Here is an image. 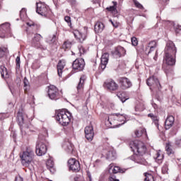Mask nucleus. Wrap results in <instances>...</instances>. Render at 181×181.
<instances>
[{"mask_svg": "<svg viewBox=\"0 0 181 181\" xmlns=\"http://www.w3.org/2000/svg\"><path fill=\"white\" fill-rule=\"evenodd\" d=\"M134 154L131 157L132 160L136 163L144 165V166H149V163L146 160L142 158L143 155H145L146 152V146L144 142L139 140H135L132 141L129 145Z\"/></svg>", "mask_w": 181, "mask_h": 181, "instance_id": "obj_1", "label": "nucleus"}, {"mask_svg": "<svg viewBox=\"0 0 181 181\" xmlns=\"http://www.w3.org/2000/svg\"><path fill=\"white\" fill-rule=\"evenodd\" d=\"M176 53L177 49L175 43L168 41L165 49L164 60L168 66H175L176 64Z\"/></svg>", "mask_w": 181, "mask_h": 181, "instance_id": "obj_2", "label": "nucleus"}, {"mask_svg": "<svg viewBox=\"0 0 181 181\" xmlns=\"http://www.w3.org/2000/svg\"><path fill=\"white\" fill-rule=\"evenodd\" d=\"M128 115L125 114L113 113L108 117L107 121L110 125H113L112 128H119L127 122Z\"/></svg>", "mask_w": 181, "mask_h": 181, "instance_id": "obj_3", "label": "nucleus"}, {"mask_svg": "<svg viewBox=\"0 0 181 181\" xmlns=\"http://www.w3.org/2000/svg\"><path fill=\"white\" fill-rule=\"evenodd\" d=\"M55 118L60 125H62V127H67V125L70 124L71 115L70 112L66 111V110H59L56 111Z\"/></svg>", "mask_w": 181, "mask_h": 181, "instance_id": "obj_4", "label": "nucleus"}, {"mask_svg": "<svg viewBox=\"0 0 181 181\" xmlns=\"http://www.w3.org/2000/svg\"><path fill=\"white\" fill-rule=\"evenodd\" d=\"M20 158L21 159V163L23 166L28 168V166H29L32 162H33L35 153L32 148H27L26 151H23L20 155Z\"/></svg>", "mask_w": 181, "mask_h": 181, "instance_id": "obj_5", "label": "nucleus"}, {"mask_svg": "<svg viewBox=\"0 0 181 181\" xmlns=\"http://www.w3.org/2000/svg\"><path fill=\"white\" fill-rule=\"evenodd\" d=\"M36 154L37 156H43L47 152V146H46V137H42V134L38 136V141L36 145Z\"/></svg>", "mask_w": 181, "mask_h": 181, "instance_id": "obj_6", "label": "nucleus"}, {"mask_svg": "<svg viewBox=\"0 0 181 181\" xmlns=\"http://www.w3.org/2000/svg\"><path fill=\"white\" fill-rule=\"evenodd\" d=\"M37 13L41 15V16H44L45 18H50L52 16V13L50 8L46 4L44 3H37Z\"/></svg>", "mask_w": 181, "mask_h": 181, "instance_id": "obj_7", "label": "nucleus"}, {"mask_svg": "<svg viewBox=\"0 0 181 181\" xmlns=\"http://www.w3.org/2000/svg\"><path fill=\"white\" fill-rule=\"evenodd\" d=\"M62 93L59 91V89L53 85L49 86L48 90V96L50 100L57 101L59 98H62Z\"/></svg>", "mask_w": 181, "mask_h": 181, "instance_id": "obj_8", "label": "nucleus"}, {"mask_svg": "<svg viewBox=\"0 0 181 181\" xmlns=\"http://www.w3.org/2000/svg\"><path fill=\"white\" fill-rule=\"evenodd\" d=\"M146 84L149 87H152V88H154V90H158V91H160V90H162V86H160L159 80L157 79V78L155 76H151L148 78L147 79Z\"/></svg>", "mask_w": 181, "mask_h": 181, "instance_id": "obj_9", "label": "nucleus"}, {"mask_svg": "<svg viewBox=\"0 0 181 181\" xmlns=\"http://www.w3.org/2000/svg\"><path fill=\"white\" fill-rule=\"evenodd\" d=\"M86 62H84L83 59H76L72 64L73 71L75 73L83 71V70H84Z\"/></svg>", "mask_w": 181, "mask_h": 181, "instance_id": "obj_10", "label": "nucleus"}, {"mask_svg": "<svg viewBox=\"0 0 181 181\" xmlns=\"http://www.w3.org/2000/svg\"><path fill=\"white\" fill-rule=\"evenodd\" d=\"M68 166L69 168V170H72V172H80V162L76 160V158H71L68 160Z\"/></svg>", "mask_w": 181, "mask_h": 181, "instance_id": "obj_11", "label": "nucleus"}, {"mask_svg": "<svg viewBox=\"0 0 181 181\" xmlns=\"http://www.w3.org/2000/svg\"><path fill=\"white\" fill-rule=\"evenodd\" d=\"M84 132L86 139L90 141H93L94 138V127L92 124L85 127Z\"/></svg>", "mask_w": 181, "mask_h": 181, "instance_id": "obj_12", "label": "nucleus"}, {"mask_svg": "<svg viewBox=\"0 0 181 181\" xmlns=\"http://www.w3.org/2000/svg\"><path fill=\"white\" fill-rule=\"evenodd\" d=\"M105 88H107L109 91H117L118 90V84L114 81V80L106 81L104 83Z\"/></svg>", "mask_w": 181, "mask_h": 181, "instance_id": "obj_13", "label": "nucleus"}, {"mask_svg": "<svg viewBox=\"0 0 181 181\" xmlns=\"http://www.w3.org/2000/svg\"><path fill=\"white\" fill-rule=\"evenodd\" d=\"M119 85L122 90H127L132 87V82L128 78L122 77L119 78Z\"/></svg>", "mask_w": 181, "mask_h": 181, "instance_id": "obj_14", "label": "nucleus"}, {"mask_svg": "<svg viewBox=\"0 0 181 181\" xmlns=\"http://www.w3.org/2000/svg\"><path fill=\"white\" fill-rule=\"evenodd\" d=\"M127 51L124 47L119 46L117 47L115 50L112 52V55L114 57L118 58V57H122L124 54H126Z\"/></svg>", "mask_w": 181, "mask_h": 181, "instance_id": "obj_15", "label": "nucleus"}, {"mask_svg": "<svg viewBox=\"0 0 181 181\" xmlns=\"http://www.w3.org/2000/svg\"><path fill=\"white\" fill-rule=\"evenodd\" d=\"M110 55L108 53H105L102 55L100 65V67L102 70H105V67H107V64H108Z\"/></svg>", "mask_w": 181, "mask_h": 181, "instance_id": "obj_16", "label": "nucleus"}, {"mask_svg": "<svg viewBox=\"0 0 181 181\" xmlns=\"http://www.w3.org/2000/svg\"><path fill=\"white\" fill-rule=\"evenodd\" d=\"M175 124V117L173 115L168 116L165 122V129H170Z\"/></svg>", "mask_w": 181, "mask_h": 181, "instance_id": "obj_17", "label": "nucleus"}, {"mask_svg": "<svg viewBox=\"0 0 181 181\" xmlns=\"http://www.w3.org/2000/svg\"><path fill=\"white\" fill-rule=\"evenodd\" d=\"M86 75H82L80 78L79 83L77 86L78 93H82L84 88V81H86Z\"/></svg>", "mask_w": 181, "mask_h": 181, "instance_id": "obj_18", "label": "nucleus"}, {"mask_svg": "<svg viewBox=\"0 0 181 181\" xmlns=\"http://www.w3.org/2000/svg\"><path fill=\"white\" fill-rule=\"evenodd\" d=\"M47 169H49V170L52 173H54V169L53 168H54V161H53V158H50L47 160Z\"/></svg>", "mask_w": 181, "mask_h": 181, "instance_id": "obj_19", "label": "nucleus"}, {"mask_svg": "<svg viewBox=\"0 0 181 181\" xmlns=\"http://www.w3.org/2000/svg\"><path fill=\"white\" fill-rule=\"evenodd\" d=\"M64 66H66V62L64 61H59L57 65V72L58 76L62 77V74L63 73V69H64Z\"/></svg>", "mask_w": 181, "mask_h": 181, "instance_id": "obj_20", "label": "nucleus"}, {"mask_svg": "<svg viewBox=\"0 0 181 181\" xmlns=\"http://www.w3.org/2000/svg\"><path fill=\"white\" fill-rule=\"evenodd\" d=\"M63 148L65 149V151H68L69 153H71V152H73V144L70 143V141H65L63 144Z\"/></svg>", "mask_w": 181, "mask_h": 181, "instance_id": "obj_21", "label": "nucleus"}, {"mask_svg": "<svg viewBox=\"0 0 181 181\" xmlns=\"http://www.w3.org/2000/svg\"><path fill=\"white\" fill-rule=\"evenodd\" d=\"M104 24L101 22H98L95 25V32L96 33H101L104 30Z\"/></svg>", "mask_w": 181, "mask_h": 181, "instance_id": "obj_22", "label": "nucleus"}, {"mask_svg": "<svg viewBox=\"0 0 181 181\" xmlns=\"http://www.w3.org/2000/svg\"><path fill=\"white\" fill-rule=\"evenodd\" d=\"M154 159L158 163H162V161L163 160V154L162 153V151H156V155L154 156Z\"/></svg>", "mask_w": 181, "mask_h": 181, "instance_id": "obj_23", "label": "nucleus"}, {"mask_svg": "<svg viewBox=\"0 0 181 181\" xmlns=\"http://www.w3.org/2000/svg\"><path fill=\"white\" fill-rule=\"evenodd\" d=\"M158 46V42L156 41H151L148 43V45L147 46L146 49H150L148 51V54L151 53V52H153L155 49H156Z\"/></svg>", "mask_w": 181, "mask_h": 181, "instance_id": "obj_24", "label": "nucleus"}, {"mask_svg": "<svg viewBox=\"0 0 181 181\" xmlns=\"http://www.w3.org/2000/svg\"><path fill=\"white\" fill-rule=\"evenodd\" d=\"M120 168L118 166H114L112 165H109V173H119L120 172Z\"/></svg>", "mask_w": 181, "mask_h": 181, "instance_id": "obj_25", "label": "nucleus"}, {"mask_svg": "<svg viewBox=\"0 0 181 181\" xmlns=\"http://www.w3.org/2000/svg\"><path fill=\"white\" fill-rule=\"evenodd\" d=\"M17 121L18 122L19 125H22L23 124H25V119L23 117V115L22 112H18L17 115Z\"/></svg>", "mask_w": 181, "mask_h": 181, "instance_id": "obj_26", "label": "nucleus"}, {"mask_svg": "<svg viewBox=\"0 0 181 181\" xmlns=\"http://www.w3.org/2000/svg\"><path fill=\"white\" fill-rule=\"evenodd\" d=\"M135 135L137 138H139V136H142V135H145V136H148V134H146V129H142L141 130H136L135 131Z\"/></svg>", "mask_w": 181, "mask_h": 181, "instance_id": "obj_27", "label": "nucleus"}, {"mask_svg": "<svg viewBox=\"0 0 181 181\" xmlns=\"http://www.w3.org/2000/svg\"><path fill=\"white\" fill-rule=\"evenodd\" d=\"M1 77L3 78H8L9 75H8V71L6 70V68L5 66H1Z\"/></svg>", "mask_w": 181, "mask_h": 181, "instance_id": "obj_28", "label": "nucleus"}, {"mask_svg": "<svg viewBox=\"0 0 181 181\" xmlns=\"http://www.w3.org/2000/svg\"><path fill=\"white\" fill-rule=\"evenodd\" d=\"M74 36L76 39L79 40V42H84V40L86 39V36L79 32L74 33Z\"/></svg>", "mask_w": 181, "mask_h": 181, "instance_id": "obj_29", "label": "nucleus"}, {"mask_svg": "<svg viewBox=\"0 0 181 181\" xmlns=\"http://www.w3.org/2000/svg\"><path fill=\"white\" fill-rule=\"evenodd\" d=\"M117 96L122 101V103H125V101L128 100V98L125 97V93H118Z\"/></svg>", "mask_w": 181, "mask_h": 181, "instance_id": "obj_30", "label": "nucleus"}, {"mask_svg": "<svg viewBox=\"0 0 181 181\" xmlns=\"http://www.w3.org/2000/svg\"><path fill=\"white\" fill-rule=\"evenodd\" d=\"M26 9L25 8H22L21 11H20V18L22 21H25L26 19Z\"/></svg>", "mask_w": 181, "mask_h": 181, "instance_id": "obj_31", "label": "nucleus"}, {"mask_svg": "<svg viewBox=\"0 0 181 181\" xmlns=\"http://www.w3.org/2000/svg\"><path fill=\"white\" fill-rule=\"evenodd\" d=\"M11 28V24L8 23H4L1 25V28L3 30V33H5L4 31L9 30Z\"/></svg>", "mask_w": 181, "mask_h": 181, "instance_id": "obj_32", "label": "nucleus"}, {"mask_svg": "<svg viewBox=\"0 0 181 181\" xmlns=\"http://www.w3.org/2000/svg\"><path fill=\"white\" fill-rule=\"evenodd\" d=\"M144 176H146L145 178V181H155V180H153V175H152L151 174L149 173H144Z\"/></svg>", "mask_w": 181, "mask_h": 181, "instance_id": "obj_33", "label": "nucleus"}, {"mask_svg": "<svg viewBox=\"0 0 181 181\" xmlns=\"http://www.w3.org/2000/svg\"><path fill=\"white\" fill-rule=\"evenodd\" d=\"M165 149L167 151L168 155H172V153H173V150L170 148V146L169 145V144H166Z\"/></svg>", "mask_w": 181, "mask_h": 181, "instance_id": "obj_34", "label": "nucleus"}, {"mask_svg": "<svg viewBox=\"0 0 181 181\" xmlns=\"http://www.w3.org/2000/svg\"><path fill=\"white\" fill-rule=\"evenodd\" d=\"M169 164L166 163L165 164L163 168H162V173L165 175L166 173H168V170H169L168 168Z\"/></svg>", "mask_w": 181, "mask_h": 181, "instance_id": "obj_35", "label": "nucleus"}, {"mask_svg": "<svg viewBox=\"0 0 181 181\" xmlns=\"http://www.w3.org/2000/svg\"><path fill=\"white\" fill-rule=\"evenodd\" d=\"M41 39H42V35H40V34H35L33 42H40Z\"/></svg>", "mask_w": 181, "mask_h": 181, "instance_id": "obj_36", "label": "nucleus"}, {"mask_svg": "<svg viewBox=\"0 0 181 181\" xmlns=\"http://www.w3.org/2000/svg\"><path fill=\"white\" fill-rule=\"evenodd\" d=\"M174 29L177 35L181 34V25H175Z\"/></svg>", "mask_w": 181, "mask_h": 181, "instance_id": "obj_37", "label": "nucleus"}, {"mask_svg": "<svg viewBox=\"0 0 181 181\" xmlns=\"http://www.w3.org/2000/svg\"><path fill=\"white\" fill-rule=\"evenodd\" d=\"M71 47V42L67 41L65 42L63 45V48L64 49H70Z\"/></svg>", "mask_w": 181, "mask_h": 181, "instance_id": "obj_38", "label": "nucleus"}, {"mask_svg": "<svg viewBox=\"0 0 181 181\" xmlns=\"http://www.w3.org/2000/svg\"><path fill=\"white\" fill-rule=\"evenodd\" d=\"M117 158V153L115 152H109V159L114 160Z\"/></svg>", "mask_w": 181, "mask_h": 181, "instance_id": "obj_39", "label": "nucleus"}, {"mask_svg": "<svg viewBox=\"0 0 181 181\" xmlns=\"http://www.w3.org/2000/svg\"><path fill=\"white\" fill-rule=\"evenodd\" d=\"M5 52H6V48L0 47V59L5 56Z\"/></svg>", "mask_w": 181, "mask_h": 181, "instance_id": "obj_40", "label": "nucleus"}, {"mask_svg": "<svg viewBox=\"0 0 181 181\" xmlns=\"http://www.w3.org/2000/svg\"><path fill=\"white\" fill-rule=\"evenodd\" d=\"M23 83L25 87V91H28V87H29V81H28V78H24Z\"/></svg>", "mask_w": 181, "mask_h": 181, "instance_id": "obj_41", "label": "nucleus"}, {"mask_svg": "<svg viewBox=\"0 0 181 181\" xmlns=\"http://www.w3.org/2000/svg\"><path fill=\"white\" fill-rule=\"evenodd\" d=\"M134 5H135V6H136V8H139V9H144V6H142V4H141L139 2H138V1L134 0Z\"/></svg>", "mask_w": 181, "mask_h": 181, "instance_id": "obj_42", "label": "nucleus"}, {"mask_svg": "<svg viewBox=\"0 0 181 181\" xmlns=\"http://www.w3.org/2000/svg\"><path fill=\"white\" fill-rule=\"evenodd\" d=\"M148 117L151 118V119H153V121H156L157 122V121H158V116L153 115V113L148 114Z\"/></svg>", "mask_w": 181, "mask_h": 181, "instance_id": "obj_43", "label": "nucleus"}, {"mask_svg": "<svg viewBox=\"0 0 181 181\" xmlns=\"http://www.w3.org/2000/svg\"><path fill=\"white\" fill-rule=\"evenodd\" d=\"M132 46H138V40L136 39V37H132Z\"/></svg>", "mask_w": 181, "mask_h": 181, "instance_id": "obj_44", "label": "nucleus"}, {"mask_svg": "<svg viewBox=\"0 0 181 181\" xmlns=\"http://www.w3.org/2000/svg\"><path fill=\"white\" fill-rule=\"evenodd\" d=\"M135 111H144V105H137L135 107Z\"/></svg>", "mask_w": 181, "mask_h": 181, "instance_id": "obj_45", "label": "nucleus"}, {"mask_svg": "<svg viewBox=\"0 0 181 181\" xmlns=\"http://www.w3.org/2000/svg\"><path fill=\"white\" fill-rule=\"evenodd\" d=\"M16 66H17V69H20L21 68V57H17L16 59Z\"/></svg>", "mask_w": 181, "mask_h": 181, "instance_id": "obj_46", "label": "nucleus"}, {"mask_svg": "<svg viewBox=\"0 0 181 181\" xmlns=\"http://www.w3.org/2000/svg\"><path fill=\"white\" fill-rule=\"evenodd\" d=\"M64 21H66L69 26L71 25V18H70V16H65Z\"/></svg>", "mask_w": 181, "mask_h": 181, "instance_id": "obj_47", "label": "nucleus"}, {"mask_svg": "<svg viewBox=\"0 0 181 181\" xmlns=\"http://www.w3.org/2000/svg\"><path fill=\"white\" fill-rule=\"evenodd\" d=\"M110 22L112 23L114 28H118V26H119V23L117 21H112V20H110Z\"/></svg>", "mask_w": 181, "mask_h": 181, "instance_id": "obj_48", "label": "nucleus"}, {"mask_svg": "<svg viewBox=\"0 0 181 181\" xmlns=\"http://www.w3.org/2000/svg\"><path fill=\"white\" fill-rule=\"evenodd\" d=\"M107 9L110 12H117V8H115V6L107 7Z\"/></svg>", "mask_w": 181, "mask_h": 181, "instance_id": "obj_49", "label": "nucleus"}, {"mask_svg": "<svg viewBox=\"0 0 181 181\" xmlns=\"http://www.w3.org/2000/svg\"><path fill=\"white\" fill-rule=\"evenodd\" d=\"M78 50L81 56V54H84L86 52V50H84V48L83 47H79Z\"/></svg>", "mask_w": 181, "mask_h": 181, "instance_id": "obj_50", "label": "nucleus"}, {"mask_svg": "<svg viewBox=\"0 0 181 181\" xmlns=\"http://www.w3.org/2000/svg\"><path fill=\"white\" fill-rule=\"evenodd\" d=\"M27 25L29 26L30 28H32V26H36V24H35L33 21H30L27 23Z\"/></svg>", "mask_w": 181, "mask_h": 181, "instance_id": "obj_51", "label": "nucleus"}, {"mask_svg": "<svg viewBox=\"0 0 181 181\" xmlns=\"http://www.w3.org/2000/svg\"><path fill=\"white\" fill-rule=\"evenodd\" d=\"M109 181H119V180L115 179V176L112 175V177H109Z\"/></svg>", "mask_w": 181, "mask_h": 181, "instance_id": "obj_52", "label": "nucleus"}, {"mask_svg": "<svg viewBox=\"0 0 181 181\" xmlns=\"http://www.w3.org/2000/svg\"><path fill=\"white\" fill-rule=\"evenodd\" d=\"M56 42V35H53L52 40L49 43H54Z\"/></svg>", "mask_w": 181, "mask_h": 181, "instance_id": "obj_53", "label": "nucleus"}, {"mask_svg": "<svg viewBox=\"0 0 181 181\" xmlns=\"http://www.w3.org/2000/svg\"><path fill=\"white\" fill-rule=\"evenodd\" d=\"M16 181H23V178H22L21 176L16 177Z\"/></svg>", "mask_w": 181, "mask_h": 181, "instance_id": "obj_54", "label": "nucleus"}, {"mask_svg": "<svg viewBox=\"0 0 181 181\" xmlns=\"http://www.w3.org/2000/svg\"><path fill=\"white\" fill-rule=\"evenodd\" d=\"M112 15L115 16V18H117L118 16V11L116 9V12H112Z\"/></svg>", "mask_w": 181, "mask_h": 181, "instance_id": "obj_55", "label": "nucleus"}, {"mask_svg": "<svg viewBox=\"0 0 181 181\" xmlns=\"http://www.w3.org/2000/svg\"><path fill=\"white\" fill-rule=\"evenodd\" d=\"M152 105H153L154 110H158V105H156V103H153Z\"/></svg>", "mask_w": 181, "mask_h": 181, "instance_id": "obj_56", "label": "nucleus"}, {"mask_svg": "<svg viewBox=\"0 0 181 181\" xmlns=\"http://www.w3.org/2000/svg\"><path fill=\"white\" fill-rule=\"evenodd\" d=\"M158 51L156 52V56L153 57L155 62H156V59H158Z\"/></svg>", "mask_w": 181, "mask_h": 181, "instance_id": "obj_57", "label": "nucleus"}, {"mask_svg": "<svg viewBox=\"0 0 181 181\" xmlns=\"http://www.w3.org/2000/svg\"><path fill=\"white\" fill-rule=\"evenodd\" d=\"M181 142V139H179L176 141L177 145H180Z\"/></svg>", "mask_w": 181, "mask_h": 181, "instance_id": "obj_58", "label": "nucleus"}, {"mask_svg": "<svg viewBox=\"0 0 181 181\" xmlns=\"http://www.w3.org/2000/svg\"><path fill=\"white\" fill-rule=\"evenodd\" d=\"M74 180H75V181L78 180V177H74Z\"/></svg>", "mask_w": 181, "mask_h": 181, "instance_id": "obj_59", "label": "nucleus"}, {"mask_svg": "<svg viewBox=\"0 0 181 181\" xmlns=\"http://www.w3.org/2000/svg\"><path fill=\"white\" fill-rule=\"evenodd\" d=\"M0 37H2V38L5 37V35H0Z\"/></svg>", "mask_w": 181, "mask_h": 181, "instance_id": "obj_60", "label": "nucleus"}, {"mask_svg": "<svg viewBox=\"0 0 181 181\" xmlns=\"http://www.w3.org/2000/svg\"><path fill=\"white\" fill-rule=\"evenodd\" d=\"M43 50H46L47 47H42Z\"/></svg>", "mask_w": 181, "mask_h": 181, "instance_id": "obj_61", "label": "nucleus"}, {"mask_svg": "<svg viewBox=\"0 0 181 181\" xmlns=\"http://www.w3.org/2000/svg\"><path fill=\"white\" fill-rule=\"evenodd\" d=\"M163 1V2H168V1H169V0H162Z\"/></svg>", "mask_w": 181, "mask_h": 181, "instance_id": "obj_62", "label": "nucleus"}, {"mask_svg": "<svg viewBox=\"0 0 181 181\" xmlns=\"http://www.w3.org/2000/svg\"><path fill=\"white\" fill-rule=\"evenodd\" d=\"M89 180L91 181V175H89Z\"/></svg>", "mask_w": 181, "mask_h": 181, "instance_id": "obj_63", "label": "nucleus"}, {"mask_svg": "<svg viewBox=\"0 0 181 181\" xmlns=\"http://www.w3.org/2000/svg\"><path fill=\"white\" fill-rule=\"evenodd\" d=\"M117 5V3L115 4V6Z\"/></svg>", "mask_w": 181, "mask_h": 181, "instance_id": "obj_64", "label": "nucleus"}]
</instances>
